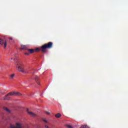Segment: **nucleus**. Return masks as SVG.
I'll return each mask as SVG.
<instances>
[{
	"mask_svg": "<svg viewBox=\"0 0 128 128\" xmlns=\"http://www.w3.org/2000/svg\"><path fill=\"white\" fill-rule=\"evenodd\" d=\"M15 127L16 128H22V124L21 122H16Z\"/></svg>",
	"mask_w": 128,
	"mask_h": 128,
	"instance_id": "obj_4",
	"label": "nucleus"
},
{
	"mask_svg": "<svg viewBox=\"0 0 128 128\" xmlns=\"http://www.w3.org/2000/svg\"><path fill=\"white\" fill-rule=\"evenodd\" d=\"M10 128H16V126H14L12 124H10Z\"/></svg>",
	"mask_w": 128,
	"mask_h": 128,
	"instance_id": "obj_16",
	"label": "nucleus"
},
{
	"mask_svg": "<svg viewBox=\"0 0 128 128\" xmlns=\"http://www.w3.org/2000/svg\"><path fill=\"white\" fill-rule=\"evenodd\" d=\"M26 54H27V53H26Z\"/></svg>",
	"mask_w": 128,
	"mask_h": 128,
	"instance_id": "obj_21",
	"label": "nucleus"
},
{
	"mask_svg": "<svg viewBox=\"0 0 128 128\" xmlns=\"http://www.w3.org/2000/svg\"><path fill=\"white\" fill-rule=\"evenodd\" d=\"M81 128H90V126L87 125H82L81 126Z\"/></svg>",
	"mask_w": 128,
	"mask_h": 128,
	"instance_id": "obj_11",
	"label": "nucleus"
},
{
	"mask_svg": "<svg viewBox=\"0 0 128 128\" xmlns=\"http://www.w3.org/2000/svg\"><path fill=\"white\" fill-rule=\"evenodd\" d=\"M27 112L28 114H30V116H36V114L32 112H30L28 110V109H27Z\"/></svg>",
	"mask_w": 128,
	"mask_h": 128,
	"instance_id": "obj_5",
	"label": "nucleus"
},
{
	"mask_svg": "<svg viewBox=\"0 0 128 128\" xmlns=\"http://www.w3.org/2000/svg\"><path fill=\"white\" fill-rule=\"evenodd\" d=\"M52 46V43L50 42L48 44H44L41 47V50L42 52H46V48H50Z\"/></svg>",
	"mask_w": 128,
	"mask_h": 128,
	"instance_id": "obj_2",
	"label": "nucleus"
},
{
	"mask_svg": "<svg viewBox=\"0 0 128 128\" xmlns=\"http://www.w3.org/2000/svg\"><path fill=\"white\" fill-rule=\"evenodd\" d=\"M66 126L68 128H74V127L71 125H67Z\"/></svg>",
	"mask_w": 128,
	"mask_h": 128,
	"instance_id": "obj_15",
	"label": "nucleus"
},
{
	"mask_svg": "<svg viewBox=\"0 0 128 128\" xmlns=\"http://www.w3.org/2000/svg\"><path fill=\"white\" fill-rule=\"evenodd\" d=\"M10 39L12 40V38H10Z\"/></svg>",
	"mask_w": 128,
	"mask_h": 128,
	"instance_id": "obj_20",
	"label": "nucleus"
},
{
	"mask_svg": "<svg viewBox=\"0 0 128 128\" xmlns=\"http://www.w3.org/2000/svg\"><path fill=\"white\" fill-rule=\"evenodd\" d=\"M43 120H44V122H46V124H47V122H48V120H46V119H44Z\"/></svg>",
	"mask_w": 128,
	"mask_h": 128,
	"instance_id": "obj_17",
	"label": "nucleus"
},
{
	"mask_svg": "<svg viewBox=\"0 0 128 128\" xmlns=\"http://www.w3.org/2000/svg\"><path fill=\"white\" fill-rule=\"evenodd\" d=\"M5 41L6 40H3L0 38V44H1V46H2Z\"/></svg>",
	"mask_w": 128,
	"mask_h": 128,
	"instance_id": "obj_8",
	"label": "nucleus"
},
{
	"mask_svg": "<svg viewBox=\"0 0 128 128\" xmlns=\"http://www.w3.org/2000/svg\"><path fill=\"white\" fill-rule=\"evenodd\" d=\"M28 45H22L21 48L22 50H26V48H28Z\"/></svg>",
	"mask_w": 128,
	"mask_h": 128,
	"instance_id": "obj_6",
	"label": "nucleus"
},
{
	"mask_svg": "<svg viewBox=\"0 0 128 128\" xmlns=\"http://www.w3.org/2000/svg\"><path fill=\"white\" fill-rule=\"evenodd\" d=\"M22 96V94L17 92H10L7 94V96Z\"/></svg>",
	"mask_w": 128,
	"mask_h": 128,
	"instance_id": "obj_3",
	"label": "nucleus"
},
{
	"mask_svg": "<svg viewBox=\"0 0 128 128\" xmlns=\"http://www.w3.org/2000/svg\"><path fill=\"white\" fill-rule=\"evenodd\" d=\"M40 48H36L34 50V52H40Z\"/></svg>",
	"mask_w": 128,
	"mask_h": 128,
	"instance_id": "obj_13",
	"label": "nucleus"
},
{
	"mask_svg": "<svg viewBox=\"0 0 128 128\" xmlns=\"http://www.w3.org/2000/svg\"><path fill=\"white\" fill-rule=\"evenodd\" d=\"M11 60H12V58Z\"/></svg>",
	"mask_w": 128,
	"mask_h": 128,
	"instance_id": "obj_22",
	"label": "nucleus"
},
{
	"mask_svg": "<svg viewBox=\"0 0 128 128\" xmlns=\"http://www.w3.org/2000/svg\"><path fill=\"white\" fill-rule=\"evenodd\" d=\"M14 76H15L14 74H10V80H12V78H14Z\"/></svg>",
	"mask_w": 128,
	"mask_h": 128,
	"instance_id": "obj_12",
	"label": "nucleus"
},
{
	"mask_svg": "<svg viewBox=\"0 0 128 128\" xmlns=\"http://www.w3.org/2000/svg\"><path fill=\"white\" fill-rule=\"evenodd\" d=\"M46 114H50V112H46Z\"/></svg>",
	"mask_w": 128,
	"mask_h": 128,
	"instance_id": "obj_18",
	"label": "nucleus"
},
{
	"mask_svg": "<svg viewBox=\"0 0 128 128\" xmlns=\"http://www.w3.org/2000/svg\"><path fill=\"white\" fill-rule=\"evenodd\" d=\"M28 52H29L30 54H33L34 52V50L28 49Z\"/></svg>",
	"mask_w": 128,
	"mask_h": 128,
	"instance_id": "obj_9",
	"label": "nucleus"
},
{
	"mask_svg": "<svg viewBox=\"0 0 128 128\" xmlns=\"http://www.w3.org/2000/svg\"><path fill=\"white\" fill-rule=\"evenodd\" d=\"M4 48H6V44H7L6 41L4 42Z\"/></svg>",
	"mask_w": 128,
	"mask_h": 128,
	"instance_id": "obj_14",
	"label": "nucleus"
},
{
	"mask_svg": "<svg viewBox=\"0 0 128 128\" xmlns=\"http://www.w3.org/2000/svg\"><path fill=\"white\" fill-rule=\"evenodd\" d=\"M56 118H60V116H62V114L58 113L55 115Z\"/></svg>",
	"mask_w": 128,
	"mask_h": 128,
	"instance_id": "obj_7",
	"label": "nucleus"
},
{
	"mask_svg": "<svg viewBox=\"0 0 128 128\" xmlns=\"http://www.w3.org/2000/svg\"><path fill=\"white\" fill-rule=\"evenodd\" d=\"M4 110H6V112H10V110L7 108H4Z\"/></svg>",
	"mask_w": 128,
	"mask_h": 128,
	"instance_id": "obj_10",
	"label": "nucleus"
},
{
	"mask_svg": "<svg viewBox=\"0 0 128 128\" xmlns=\"http://www.w3.org/2000/svg\"><path fill=\"white\" fill-rule=\"evenodd\" d=\"M45 128H50V127H48V126H46V125L45 126Z\"/></svg>",
	"mask_w": 128,
	"mask_h": 128,
	"instance_id": "obj_19",
	"label": "nucleus"
},
{
	"mask_svg": "<svg viewBox=\"0 0 128 128\" xmlns=\"http://www.w3.org/2000/svg\"><path fill=\"white\" fill-rule=\"evenodd\" d=\"M16 68L18 72H20L22 74H28V70L20 64H17Z\"/></svg>",
	"mask_w": 128,
	"mask_h": 128,
	"instance_id": "obj_1",
	"label": "nucleus"
}]
</instances>
